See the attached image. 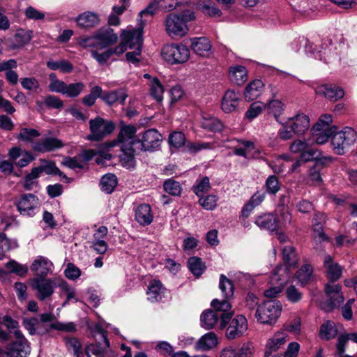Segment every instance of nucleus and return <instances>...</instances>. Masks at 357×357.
I'll use <instances>...</instances> for the list:
<instances>
[{
	"label": "nucleus",
	"instance_id": "f257e3e1",
	"mask_svg": "<svg viewBox=\"0 0 357 357\" xmlns=\"http://www.w3.org/2000/svg\"><path fill=\"white\" fill-rule=\"evenodd\" d=\"M324 268L326 270V277L331 282L339 280L342 275V267L333 261L330 255H326L324 258ZM325 291L328 300L324 303L321 307L324 310L329 312L338 307L344 301V296L341 292V286L333 282H328L325 285Z\"/></svg>",
	"mask_w": 357,
	"mask_h": 357
},
{
	"label": "nucleus",
	"instance_id": "f03ea898",
	"mask_svg": "<svg viewBox=\"0 0 357 357\" xmlns=\"http://www.w3.org/2000/svg\"><path fill=\"white\" fill-rule=\"evenodd\" d=\"M211 306L214 310H207L201 315L202 327L206 330L211 329L220 319V328H225L233 315V312L231 311V304L227 301L213 299L211 302Z\"/></svg>",
	"mask_w": 357,
	"mask_h": 357
},
{
	"label": "nucleus",
	"instance_id": "7ed1b4c3",
	"mask_svg": "<svg viewBox=\"0 0 357 357\" xmlns=\"http://www.w3.org/2000/svg\"><path fill=\"white\" fill-rule=\"evenodd\" d=\"M118 34L109 27L102 28L91 36L81 37L79 44L84 48H96L103 50L115 44L118 40Z\"/></svg>",
	"mask_w": 357,
	"mask_h": 357
},
{
	"label": "nucleus",
	"instance_id": "20e7f679",
	"mask_svg": "<svg viewBox=\"0 0 357 357\" xmlns=\"http://www.w3.org/2000/svg\"><path fill=\"white\" fill-rule=\"evenodd\" d=\"M310 128V119L304 114H298L282 123L278 132L279 138L287 141L294 138L295 135H301L305 133Z\"/></svg>",
	"mask_w": 357,
	"mask_h": 357
},
{
	"label": "nucleus",
	"instance_id": "39448f33",
	"mask_svg": "<svg viewBox=\"0 0 357 357\" xmlns=\"http://www.w3.org/2000/svg\"><path fill=\"white\" fill-rule=\"evenodd\" d=\"M282 305L276 300L271 299L258 306L256 310L255 317L257 321L264 324H273L280 315Z\"/></svg>",
	"mask_w": 357,
	"mask_h": 357
},
{
	"label": "nucleus",
	"instance_id": "423d86ee",
	"mask_svg": "<svg viewBox=\"0 0 357 357\" xmlns=\"http://www.w3.org/2000/svg\"><path fill=\"white\" fill-rule=\"evenodd\" d=\"M161 55L170 64L183 63L190 58V50L183 44H167L162 47Z\"/></svg>",
	"mask_w": 357,
	"mask_h": 357
},
{
	"label": "nucleus",
	"instance_id": "0eeeda50",
	"mask_svg": "<svg viewBox=\"0 0 357 357\" xmlns=\"http://www.w3.org/2000/svg\"><path fill=\"white\" fill-rule=\"evenodd\" d=\"M356 131L350 127H345L340 132H335L331 143L335 153L343 155L346 150L356 142Z\"/></svg>",
	"mask_w": 357,
	"mask_h": 357
},
{
	"label": "nucleus",
	"instance_id": "6e6552de",
	"mask_svg": "<svg viewBox=\"0 0 357 357\" xmlns=\"http://www.w3.org/2000/svg\"><path fill=\"white\" fill-rule=\"evenodd\" d=\"M91 134L86 137L90 141L98 142L110 135L115 129L112 121H105L101 117H96L89 121Z\"/></svg>",
	"mask_w": 357,
	"mask_h": 357
},
{
	"label": "nucleus",
	"instance_id": "1a4fd4ad",
	"mask_svg": "<svg viewBox=\"0 0 357 357\" xmlns=\"http://www.w3.org/2000/svg\"><path fill=\"white\" fill-rule=\"evenodd\" d=\"M137 128L132 125H123L120 128L117 139L108 142L105 145L108 148L116 146L126 147H133V145L138 144L139 138L136 136Z\"/></svg>",
	"mask_w": 357,
	"mask_h": 357
},
{
	"label": "nucleus",
	"instance_id": "9d476101",
	"mask_svg": "<svg viewBox=\"0 0 357 357\" xmlns=\"http://www.w3.org/2000/svg\"><path fill=\"white\" fill-rule=\"evenodd\" d=\"M15 337V340L10 342L6 347L5 357H27L31 353L29 342L24 335Z\"/></svg>",
	"mask_w": 357,
	"mask_h": 357
},
{
	"label": "nucleus",
	"instance_id": "9b49d317",
	"mask_svg": "<svg viewBox=\"0 0 357 357\" xmlns=\"http://www.w3.org/2000/svg\"><path fill=\"white\" fill-rule=\"evenodd\" d=\"M289 149L294 153H301V158L304 162H309L320 158L321 153L317 149L311 147L307 142L297 139L293 142Z\"/></svg>",
	"mask_w": 357,
	"mask_h": 357
},
{
	"label": "nucleus",
	"instance_id": "f8f14e48",
	"mask_svg": "<svg viewBox=\"0 0 357 357\" xmlns=\"http://www.w3.org/2000/svg\"><path fill=\"white\" fill-rule=\"evenodd\" d=\"M289 278V275L287 272V268L278 266L271 277V282L278 284V285L266 290L264 296L271 298L277 297L282 292L283 284L288 281Z\"/></svg>",
	"mask_w": 357,
	"mask_h": 357
},
{
	"label": "nucleus",
	"instance_id": "ddd939ff",
	"mask_svg": "<svg viewBox=\"0 0 357 357\" xmlns=\"http://www.w3.org/2000/svg\"><path fill=\"white\" fill-rule=\"evenodd\" d=\"M190 49L197 56L209 59L213 56L211 41L205 36L194 37L190 39Z\"/></svg>",
	"mask_w": 357,
	"mask_h": 357
},
{
	"label": "nucleus",
	"instance_id": "4468645a",
	"mask_svg": "<svg viewBox=\"0 0 357 357\" xmlns=\"http://www.w3.org/2000/svg\"><path fill=\"white\" fill-rule=\"evenodd\" d=\"M31 287L36 290L37 298L44 301L50 297L54 291L53 280L45 278H34L31 282Z\"/></svg>",
	"mask_w": 357,
	"mask_h": 357
},
{
	"label": "nucleus",
	"instance_id": "2eb2a0df",
	"mask_svg": "<svg viewBox=\"0 0 357 357\" xmlns=\"http://www.w3.org/2000/svg\"><path fill=\"white\" fill-rule=\"evenodd\" d=\"M16 206L21 215L33 216L39 206V201L34 195L25 194L16 202Z\"/></svg>",
	"mask_w": 357,
	"mask_h": 357
},
{
	"label": "nucleus",
	"instance_id": "dca6fc26",
	"mask_svg": "<svg viewBox=\"0 0 357 357\" xmlns=\"http://www.w3.org/2000/svg\"><path fill=\"white\" fill-rule=\"evenodd\" d=\"M248 330V321L243 315H237L229 321L226 331V337L234 340L241 337Z\"/></svg>",
	"mask_w": 357,
	"mask_h": 357
},
{
	"label": "nucleus",
	"instance_id": "f3484780",
	"mask_svg": "<svg viewBox=\"0 0 357 357\" xmlns=\"http://www.w3.org/2000/svg\"><path fill=\"white\" fill-rule=\"evenodd\" d=\"M161 139L162 136L157 130L149 129L142 134L138 144H140L141 150L153 151L160 146Z\"/></svg>",
	"mask_w": 357,
	"mask_h": 357
},
{
	"label": "nucleus",
	"instance_id": "a211bd4d",
	"mask_svg": "<svg viewBox=\"0 0 357 357\" xmlns=\"http://www.w3.org/2000/svg\"><path fill=\"white\" fill-rule=\"evenodd\" d=\"M53 263L47 257L38 256L33 261L30 269L37 276L36 278H45L52 272Z\"/></svg>",
	"mask_w": 357,
	"mask_h": 357
},
{
	"label": "nucleus",
	"instance_id": "6ab92c4d",
	"mask_svg": "<svg viewBox=\"0 0 357 357\" xmlns=\"http://www.w3.org/2000/svg\"><path fill=\"white\" fill-rule=\"evenodd\" d=\"M238 145L234 147V153L245 158H259L261 151L251 141H238Z\"/></svg>",
	"mask_w": 357,
	"mask_h": 357
},
{
	"label": "nucleus",
	"instance_id": "aec40b11",
	"mask_svg": "<svg viewBox=\"0 0 357 357\" xmlns=\"http://www.w3.org/2000/svg\"><path fill=\"white\" fill-rule=\"evenodd\" d=\"M63 146V142L53 137H47L33 143L32 149L37 152L46 153L54 151Z\"/></svg>",
	"mask_w": 357,
	"mask_h": 357
},
{
	"label": "nucleus",
	"instance_id": "412c9836",
	"mask_svg": "<svg viewBox=\"0 0 357 357\" xmlns=\"http://www.w3.org/2000/svg\"><path fill=\"white\" fill-rule=\"evenodd\" d=\"M143 28L140 27L137 29L130 31H123L121 36L126 45L130 50L132 49H142L143 43Z\"/></svg>",
	"mask_w": 357,
	"mask_h": 357
},
{
	"label": "nucleus",
	"instance_id": "4be33fe9",
	"mask_svg": "<svg viewBox=\"0 0 357 357\" xmlns=\"http://www.w3.org/2000/svg\"><path fill=\"white\" fill-rule=\"evenodd\" d=\"M240 93L234 90H227L221 102V107L224 112L231 113L236 110L240 100Z\"/></svg>",
	"mask_w": 357,
	"mask_h": 357
},
{
	"label": "nucleus",
	"instance_id": "5701e85b",
	"mask_svg": "<svg viewBox=\"0 0 357 357\" xmlns=\"http://www.w3.org/2000/svg\"><path fill=\"white\" fill-rule=\"evenodd\" d=\"M228 78L233 84L242 85L248 79V70L242 65L231 66L228 70Z\"/></svg>",
	"mask_w": 357,
	"mask_h": 357
},
{
	"label": "nucleus",
	"instance_id": "b1692460",
	"mask_svg": "<svg viewBox=\"0 0 357 357\" xmlns=\"http://www.w3.org/2000/svg\"><path fill=\"white\" fill-rule=\"evenodd\" d=\"M316 93L319 95H323L326 98L331 100H337L344 96L342 89L333 84H324L319 86L316 89Z\"/></svg>",
	"mask_w": 357,
	"mask_h": 357
},
{
	"label": "nucleus",
	"instance_id": "393cba45",
	"mask_svg": "<svg viewBox=\"0 0 357 357\" xmlns=\"http://www.w3.org/2000/svg\"><path fill=\"white\" fill-rule=\"evenodd\" d=\"M255 224L261 229L275 231L278 229V219L271 213L259 215L255 219Z\"/></svg>",
	"mask_w": 357,
	"mask_h": 357
},
{
	"label": "nucleus",
	"instance_id": "a878e982",
	"mask_svg": "<svg viewBox=\"0 0 357 357\" xmlns=\"http://www.w3.org/2000/svg\"><path fill=\"white\" fill-rule=\"evenodd\" d=\"M286 333L283 332L276 333L273 337L270 338L266 345L265 356L269 357L271 353L276 351L286 342Z\"/></svg>",
	"mask_w": 357,
	"mask_h": 357
},
{
	"label": "nucleus",
	"instance_id": "bb28decb",
	"mask_svg": "<svg viewBox=\"0 0 357 357\" xmlns=\"http://www.w3.org/2000/svg\"><path fill=\"white\" fill-rule=\"evenodd\" d=\"M166 289L159 280H152L148 287V300L151 302L160 301L165 296Z\"/></svg>",
	"mask_w": 357,
	"mask_h": 357
},
{
	"label": "nucleus",
	"instance_id": "cd10ccee",
	"mask_svg": "<svg viewBox=\"0 0 357 357\" xmlns=\"http://www.w3.org/2000/svg\"><path fill=\"white\" fill-rule=\"evenodd\" d=\"M153 218L151 206L149 204H140L135 210V220L142 225H150Z\"/></svg>",
	"mask_w": 357,
	"mask_h": 357
},
{
	"label": "nucleus",
	"instance_id": "c85d7f7f",
	"mask_svg": "<svg viewBox=\"0 0 357 357\" xmlns=\"http://www.w3.org/2000/svg\"><path fill=\"white\" fill-rule=\"evenodd\" d=\"M264 84L260 79H255L246 86L244 96L246 100L252 101L257 99L261 93Z\"/></svg>",
	"mask_w": 357,
	"mask_h": 357
},
{
	"label": "nucleus",
	"instance_id": "c756f323",
	"mask_svg": "<svg viewBox=\"0 0 357 357\" xmlns=\"http://www.w3.org/2000/svg\"><path fill=\"white\" fill-rule=\"evenodd\" d=\"M201 127L211 132H221L224 126L217 118L208 114H203L201 121Z\"/></svg>",
	"mask_w": 357,
	"mask_h": 357
},
{
	"label": "nucleus",
	"instance_id": "7c9ffc66",
	"mask_svg": "<svg viewBox=\"0 0 357 357\" xmlns=\"http://www.w3.org/2000/svg\"><path fill=\"white\" fill-rule=\"evenodd\" d=\"M217 344V335L213 332H209L197 341L195 348L197 350L206 351L214 348Z\"/></svg>",
	"mask_w": 357,
	"mask_h": 357
},
{
	"label": "nucleus",
	"instance_id": "2f4dec72",
	"mask_svg": "<svg viewBox=\"0 0 357 357\" xmlns=\"http://www.w3.org/2000/svg\"><path fill=\"white\" fill-rule=\"evenodd\" d=\"M127 97L128 94L126 91L121 89L109 93H103L101 96V99L110 105L117 102L123 105Z\"/></svg>",
	"mask_w": 357,
	"mask_h": 357
},
{
	"label": "nucleus",
	"instance_id": "473e14b6",
	"mask_svg": "<svg viewBox=\"0 0 357 357\" xmlns=\"http://www.w3.org/2000/svg\"><path fill=\"white\" fill-rule=\"evenodd\" d=\"M337 334V326L332 321H326L321 324L319 328V337L321 340H328L333 339Z\"/></svg>",
	"mask_w": 357,
	"mask_h": 357
},
{
	"label": "nucleus",
	"instance_id": "72a5a7b5",
	"mask_svg": "<svg viewBox=\"0 0 357 357\" xmlns=\"http://www.w3.org/2000/svg\"><path fill=\"white\" fill-rule=\"evenodd\" d=\"M282 255L286 264L280 265V266L287 268V272L289 274V268L296 267L298 263V258L294 248L292 246H285L282 249Z\"/></svg>",
	"mask_w": 357,
	"mask_h": 357
},
{
	"label": "nucleus",
	"instance_id": "f704fd0d",
	"mask_svg": "<svg viewBox=\"0 0 357 357\" xmlns=\"http://www.w3.org/2000/svg\"><path fill=\"white\" fill-rule=\"evenodd\" d=\"M196 20L195 13L190 9L183 10L180 14L170 13L167 16L166 22H188Z\"/></svg>",
	"mask_w": 357,
	"mask_h": 357
},
{
	"label": "nucleus",
	"instance_id": "c9c22d12",
	"mask_svg": "<svg viewBox=\"0 0 357 357\" xmlns=\"http://www.w3.org/2000/svg\"><path fill=\"white\" fill-rule=\"evenodd\" d=\"M3 325L9 333V336L10 334H13L14 337H17L23 335L22 332L20 330V326L19 322L13 319L10 316L6 315L3 317H1V326Z\"/></svg>",
	"mask_w": 357,
	"mask_h": 357
},
{
	"label": "nucleus",
	"instance_id": "e433bc0d",
	"mask_svg": "<svg viewBox=\"0 0 357 357\" xmlns=\"http://www.w3.org/2000/svg\"><path fill=\"white\" fill-rule=\"evenodd\" d=\"M122 154L121 155V162L122 165L127 169H133L135 166V151L133 147H126L125 145L121 146Z\"/></svg>",
	"mask_w": 357,
	"mask_h": 357
},
{
	"label": "nucleus",
	"instance_id": "4c0bfd02",
	"mask_svg": "<svg viewBox=\"0 0 357 357\" xmlns=\"http://www.w3.org/2000/svg\"><path fill=\"white\" fill-rule=\"evenodd\" d=\"M166 31L173 39L180 38L188 33L187 24H166Z\"/></svg>",
	"mask_w": 357,
	"mask_h": 357
},
{
	"label": "nucleus",
	"instance_id": "58836bf2",
	"mask_svg": "<svg viewBox=\"0 0 357 357\" xmlns=\"http://www.w3.org/2000/svg\"><path fill=\"white\" fill-rule=\"evenodd\" d=\"M31 37L32 32L31 31L17 30L14 36V42L10 45V49L14 50L24 46L31 40Z\"/></svg>",
	"mask_w": 357,
	"mask_h": 357
},
{
	"label": "nucleus",
	"instance_id": "ea45409f",
	"mask_svg": "<svg viewBox=\"0 0 357 357\" xmlns=\"http://www.w3.org/2000/svg\"><path fill=\"white\" fill-rule=\"evenodd\" d=\"M36 168L40 169V173L44 172L49 175H58L61 180L66 183L70 181V179L56 167L54 162H46L43 165L37 167Z\"/></svg>",
	"mask_w": 357,
	"mask_h": 357
},
{
	"label": "nucleus",
	"instance_id": "a19ab883",
	"mask_svg": "<svg viewBox=\"0 0 357 357\" xmlns=\"http://www.w3.org/2000/svg\"><path fill=\"white\" fill-rule=\"evenodd\" d=\"M219 288L224 296L222 301H227L231 298L234 295V286L232 282L227 278L224 275L220 278Z\"/></svg>",
	"mask_w": 357,
	"mask_h": 357
},
{
	"label": "nucleus",
	"instance_id": "79ce46f5",
	"mask_svg": "<svg viewBox=\"0 0 357 357\" xmlns=\"http://www.w3.org/2000/svg\"><path fill=\"white\" fill-rule=\"evenodd\" d=\"M117 185V178L113 174L104 175L100 183V188L102 191L109 194L112 192Z\"/></svg>",
	"mask_w": 357,
	"mask_h": 357
},
{
	"label": "nucleus",
	"instance_id": "37998d69",
	"mask_svg": "<svg viewBox=\"0 0 357 357\" xmlns=\"http://www.w3.org/2000/svg\"><path fill=\"white\" fill-rule=\"evenodd\" d=\"M208 0H199L197 3V8L205 15L210 17H219L222 12L218 8L213 6Z\"/></svg>",
	"mask_w": 357,
	"mask_h": 357
},
{
	"label": "nucleus",
	"instance_id": "c03bdc74",
	"mask_svg": "<svg viewBox=\"0 0 357 357\" xmlns=\"http://www.w3.org/2000/svg\"><path fill=\"white\" fill-rule=\"evenodd\" d=\"M47 66L52 70H60L65 73H70L73 69L71 63L63 59L59 61L50 60L47 62Z\"/></svg>",
	"mask_w": 357,
	"mask_h": 357
},
{
	"label": "nucleus",
	"instance_id": "a18cd8bd",
	"mask_svg": "<svg viewBox=\"0 0 357 357\" xmlns=\"http://www.w3.org/2000/svg\"><path fill=\"white\" fill-rule=\"evenodd\" d=\"M40 174L39 168H33L29 174L26 175L23 183V187L26 190H31L38 185L37 178Z\"/></svg>",
	"mask_w": 357,
	"mask_h": 357
},
{
	"label": "nucleus",
	"instance_id": "49530a36",
	"mask_svg": "<svg viewBox=\"0 0 357 357\" xmlns=\"http://www.w3.org/2000/svg\"><path fill=\"white\" fill-rule=\"evenodd\" d=\"M84 87L82 82L66 83L63 95L67 98H76L83 91Z\"/></svg>",
	"mask_w": 357,
	"mask_h": 357
},
{
	"label": "nucleus",
	"instance_id": "de8ad7c7",
	"mask_svg": "<svg viewBox=\"0 0 357 357\" xmlns=\"http://www.w3.org/2000/svg\"><path fill=\"white\" fill-rule=\"evenodd\" d=\"M66 345L69 351H73L75 357H83L82 347L80 341L74 337L65 339Z\"/></svg>",
	"mask_w": 357,
	"mask_h": 357
},
{
	"label": "nucleus",
	"instance_id": "09e8293b",
	"mask_svg": "<svg viewBox=\"0 0 357 357\" xmlns=\"http://www.w3.org/2000/svg\"><path fill=\"white\" fill-rule=\"evenodd\" d=\"M150 93L157 101H162L164 93V87L157 77H153L150 82Z\"/></svg>",
	"mask_w": 357,
	"mask_h": 357
},
{
	"label": "nucleus",
	"instance_id": "8fccbe9b",
	"mask_svg": "<svg viewBox=\"0 0 357 357\" xmlns=\"http://www.w3.org/2000/svg\"><path fill=\"white\" fill-rule=\"evenodd\" d=\"M301 47H304V51L307 54H314L316 51L314 44L304 37L299 38L291 44L292 49L296 52H298Z\"/></svg>",
	"mask_w": 357,
	"mask_h": 357
},
{
	"label": "nucleus",
	"instance_id": "3c124183",
	"mask_svg": "<svg viewBox=\"0 0 357 357\" xmlns=\"http://www.w3.org/2000/svg\"><path fill=\"white\" fill-rule=\"evenodd\" d=\"M296 278L302 285L307 284L312 278V268L309 264H305L296 273Z\"/></svg>",
	"mask_w": 357,
	"mask_h": 357
},
{
	"label": "nucleus",
	"instance_id": "603ef678",
	"mask_svg": "<svg viewBox=\"0 0 357 357\" xmlns=\"http://www.w3.org/2000/svg\"><path fill=\"white\" fill-rule=\"evenodd\" d=\"M158 1H153L151 2L148 6L142 10L139 13V16L140 17L139 22H144L149 20V17L153 16L156 13L157 10H160Z\"/></svg>",
	"mask_w": 357,
	"mask_h": 357
},
{
	"label": "nucleus",
	"instance_id": "864d4df0",
	"mask_svg": "<svg viewBox=\"0 0 357 357\" xmlns=\"http://www.w3.org/2000/svg\"><path fill=\"white\" fill-rule=\"evenodd\" d=\"M210 189L211 183L209 178L207 176L197 180L196 183L193 186V191L198 197L203 196V195L208 192Z\"/></svg>",
	"mask_w": 357,
	"mask_h": 357
},
{
	"label": "nucleus",
	"instance_id": "5fc2aeb1",
	"mask_svg": "<svg viewBox=\"0 0 357 357\" xmlns=\"http://www.w3.org/2000/svg\"><path fill=\"white\" fill-rule=\"evenodd\" d=\"M17 241L8 239L5 234H0V260L3 258L4 253L11 249L17 248Z\"/></svg>",
	"mask_w": 357,
	"mask_h": 357
},
{
	"label": "nucleus",
	"instance_id": "6e6d98bb",
	"mask_svg": "<svg viewBox=\"0 0 357 357\" xmlns=\"http://www.w3.org/2000/svg\"><path fill=\"white\" fill-rule=\"evenodd\" d=\"M349 340H351L357 343V332L341 335L338 337L337 343V354H344L345 351V346Z\"/></svg>",
	"mask_w": 357,
	"mask_h": 357
},
{
	"label": "nucleus",
	"instance_id": "4d7b16f0",
	"mask_svg": "<svg viewBox=\"0 0 357 357\" xmlns=\"http://www.w3.org/2000/svg\"><path fill=\"white\" fill-rule=\"evenodd\" d=\"M9 273H15L20 276H24L28 272V268L26 265L19 264L13 259H10L5 265Z\"/></svg>",
	"mask_w": 357,
	"mask_h": 357
},
{
	"label": "nucleus",
	"instance_id": "13d9d810",
	"mask_svg": "<svg viewBox=\"0 0 357 357\" xmlns=\"http://www.w3.org/2000/svg\"><path fill=\"white\" fill-rule=\"evenodd\" d=\"M40 136V132L34 128H22L20 130V133L17 136V139L27 142L33 143L34 138Z\"/></svg>",
	"mask_w": 357,
	"mask_h": 357
},
{
	"label": "nucleus",
	"instance_id": "bf43d9fd",
	"mask_svg": "<svg viewBox=\"0 0 357 357\" xmlns=\"http://www.w3.org/2000/svg\"><path fill=\"white\" fill-rule=\"evenodd\" d=\"M188 265L191 273L196 276H200L205 269V266L201 259L196 257H190L188 259Z\"/></svg>",
	"mask_w": 357,
	"mask_h": 357
},
{
	"label": "nucleus",
	"instance_id": "052dcab7",
	"mask_svg": "<svg viewBox=\"0 0 357 357\" xmlns=\"http://www.w3.org/2000/svg\"><path fill=\"white\" fill-rule=\"evenodd\" d=\"M266 107V105L261 102L257 101L252 103L245 112V118L250 121L253 120L258 116Z\"/></svg>",
	"mask_w": 357,
	"mask_h": 357
},
{
	"label": "nucleus",
	"instance_id": "680f3d73",
	"mask_svg": "<svg viewBox=\"0 0 357 357\" xmlns=\"http://www.w3.org/2000/svg\"><path fill=\"white\" fill-rule=\"evenodd\" d=\"M105 345L100 342L91 344L86 347V354L88 357H104Z\"/></svg>",
	"mask_w": 357,
	"mask_h": 357
},
{
	"label": "nucleus",
	"instance_id": "e2e57ef3",
	"mask_svg": "<svg viewBox=\"0 0 357 357\" xmlns=\"http://www.w3.org/2000/svg\"><path fill=\"white\" fill-rule=\"evenodd\" d=\"M163 187L166 192L173 196L180 195L182 191L179 182L172 178L166 180L163 183Z\"/></svg>",
	"mask_w": 357,
	"mask_h": 357
},
{
	"label": "nucleus",
	"instance_id": "0e129e2a",
	"mask_svg": "<svg viewBox=\"0 0 357 357\" xmlns=\"http://www.w3.org/2000/svg\"><path fill=\"white\" fill-rule=\"evenodd\" d=\"M49 79L50 81L49 84L50 91L59 93L63 95L66 83L62 80L59 79L54 73L50 74Z\"/></svg>",
	"mask_w": 357,
	"mask_h": 357
},
{
	"label": "nucleus",
	"instance_id": "69168bd1",
	"mask_svg": "<svg viewBox=\"0 0 357 357\" xmlns=\"http://www.w3.org/2000/svg\"><path fill=\"white\" fill-rule=\"evenodd\" d=\"M266 105L268 112L273 114L275 120L278 121L279 117L283 111V103L279 100L272 99Z\"/></svg>",
	"mask_w": 357,
	"mask_h": 357
},
{
	"label": "nucleus",
	"instance_id": "338daca9",
	"mask_svg": "<svg viewBox=\"0 0 357 357\" xmlns=\"http://www.w3.org/2000/svg\"><path fill=\"white\" fill-rule=\"evenodd\" d=\"M100 49L91 48V56L96 59L100 64L105 63L112 55L113 51L112 48H109L102 53H99Z\"/></svg>",
	"mask_w": 357,
	"mask_h": 357
},
{
	"label": "nucleus",
	"instance_id": "774afa93",
	"mask_svg": "<svg viewBox=\"0 0 357 357\" xmlns=\"http://www.w3.org/2000/svg\"><path fill=\"white\" fill-rule=\"evenodd\" d=\"M218 197L214 195H209L206 197H200L199 204L206 210L212 211L217 206Z\"/></svg>",
	"mask_w": 357,
	"mask_h": 357
}]
</instances>
